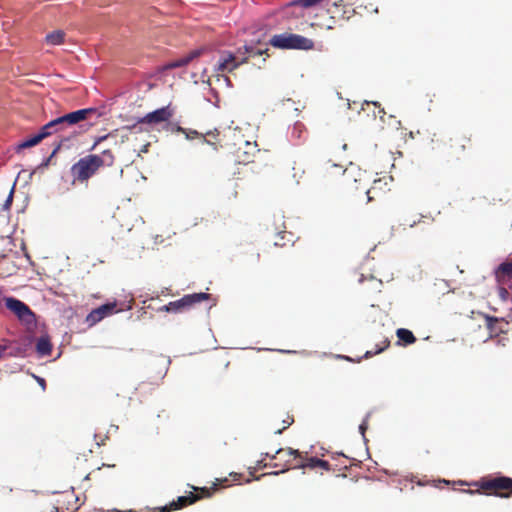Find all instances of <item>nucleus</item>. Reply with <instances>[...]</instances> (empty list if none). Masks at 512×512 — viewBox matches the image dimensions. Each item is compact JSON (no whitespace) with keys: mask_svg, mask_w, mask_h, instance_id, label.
I'll list each match as a JSON object with an SVG mask.
<instances>
[{"mask_svg":"<svg viewBox=\"0 0 512 512\" xmlns=\"http://www.w3.org/2000/svg\"><path fill=\"white\" fill-rule=\"evenodd\" d=\"M273 47L279 49H300L310 50L313 48V41L307 37L292 33L274 35L270 40Z\"/></svg>","mask_w":512,"mask_h":512,"instance_id":"obj_1","label":"nucleus"},{"mask_svg":"<svg viewBox=\"0 0 512 512\" xmlns=\"http://www.w3.org/2000/svg\"><path fill=\"white\" fill-rule=\"evenodd\" d=\"M103 165V159L98 155H88L76 162L72 168V174L79 180H86Z\"/></svg>","mask_w":512,"mask_h":512,"instance_id":"obj_2","label":"nucleus"},{"mask_svg":"<svg viewBox=\"0 0 512 512\" xmlns=\"http://www.w3.org/2000/svg\"><path fill=\"white\" fill-rule=\"evenodd\" d=\"M5 306L13 312L18 320L28 327L36 324V316L27 304L14 297L5 298Z\"/></svg>","mask_w":512,"mask_h":512,"instance_id":"obj_3","label":"nucleus"},{"mask_svg":"<svg viewBox=\"0 0 512 512\" xmlns=\"http://www.w3.org/2000/svg\"><path fill=\"white\" fill-rule=\"evenodd\" d=\"M208 298L207 293H194L183 296L181 299L169 302L167 305L163 306V310L166 312H179L184 308L190 307L194 303L201 302Z\"/></svg>","mask_w":512,"mask_h":512,"instance_id":"obj_4","label":"nucleus"},{"mask_svg":"<svg viewBox=\"0 0 512 512\" xmlns=\"http://www.w3.org/2000/svg\"><path fill=\"white\" fill-rule=\"evenodd\" d=\"M50 123L52 125H55V126H53V129H52L53 135L57 134V135H59L61 137L60 142L57 144V146L54 148V150L51 153L50 157H52V156H54L57 153V151L63 145L64 141H68L70 136L72 134H74V132H72L68 128V126L65 125V122H64V120L62 119L61 116L51 120Z\"/></svg>","mask_w":512,"mask_h":512,"instance_id":"obj_5","label":"nucleus"},{"mask_svg":"<svg viewBox=\"0 0 512 512\" xmlns=\"http://www.w3.org/2000/svg\"><path fill=\"white\" fill-rule=\"evenodd\" d=\"M172 116L173 110L168 105L147 113L139 120V122L147 124H157L168 121Z\"/></svg>","mask_w":512,"mask_h":512,"instance_id":"obj_6","label":"nucleus"},{"mask_svg":"<svg viewBox=\"0 0 512 512\" xmlns=\"http://www.w3.org/2000/svg\"><path fill=\"white\" fill-rule=\"evenodd\" d=\"M115 307V303H108L92 310L86 317L87 323L89 325H95L96 323L101 321L106 315L111 314Z\"/></svg>","mask_w":512,"mask_h":512,"instance_id":"obj_7","label":"nucleus"},{"mask_svg":"<svg viewBox=\"0 0 512 512\" xmlns=\"http://www.w3.org/2000/svg\"><path fill=\"white\" fill-rule=\"evenodd\" d=\"M237 61L236 57L232 53H227L225 56H223L215 68V71H221V72H232L234 69H236L242 62Z\"/></svg>","mask_w":512,"mask_h":512,"instance_id":"obj_8","label":"nucleus"},{"mask_svg":"<svg viewBox=\"0 0 512 512\" xmlns=\"http://www.w3.org/2000/svg\"><path fill=\"white\" fill-rule=\"evenodd\" d=\"M481 487L485 489H512V479L509 477H497L483 482Z\"/></svg>","mask_w":512,"mask_h":512,"instance_id":"obj_9","label":"nucleus"},{"mask_svg":"<svg viewBox=\"0 0 512 512\" xmlns=\"http://www.w3.org/2000/svg\"><path fill=\"white\" fill-rule=\"evenodd\" d=\"M36 351L40 357L48 356L51 354L52 345L48 336H42L38 339L36 344Z\"/></svg>","mask_w":512,"mask_h":512,"instance_id":"obj_10","label":"nucleus"},{"mask_svg":"<svg viewBox=\"0 0 512 512\" xmlns=\"http://www.w3.org/2000/svg\"><path fill=\"white\" fill-rule=\"evenodd\" d=\"M196 497L194 495H190V496H180L177 500V502H172L170 504V507H165L164 508V511L167 512V511H170L172 509H178V508H181L187 504H192L193 502L196 501Z\"/></svg>","mask_w":512,"mask_h":512,"instance_id":"obj_11","label":"nucleus"},{"mask_svg":"<svg viewBox=\"0 0 512 512\" xmlns=\"http://www.w3.org/2000/svg\"><path fill=\"white\" fill-rule=\"evenodd\" d=\"M65 33L62 30H56L46 35L45 41L47 44L56 46L63 43Z\"/></svg>","mask_w":512,"mask_h":512,"instance_id":"obj_12","label":"nucleus"},{"mask_svg":"<svg viewBox=\"0 0 512 512\" xmlns=\"http://www.w3.org/2000/svg\"><path fill=\"white\" fill-rule=\"evenodd\" d=\"M396 335L399 338V340L404 342V344H412L416 341V338L413 335V333L405 328H399L396 332Z\"/></svg>","mask_w":512,"mask_h":512,"instance_id":"obj_13","label":"nucleus"},{"mask_svg":"<svg viewBox=\"0 0 512 512\" xmlns=\"http://www.w3.org/2000/svg\"><path fill=\"white\" fill-rule=\"evenodd\" d=\"M65 122V125L71 130V128L79 122L76 113L73 111L71 113L65 114L61 116Z\"/></svg>","mask_w":512,"mask_h":512,"instance_id":"obj_14","label":"nucleus"},{"mask_svg":"<svg viewBox=\"0 0 512 512\" xmlns=\"http://www.w3.org/2000/svg\"><path fill=\"white\" fill-rule=\"evenodd\" d=\"M53 126L54 125H52L50 122L46 123L44 126L41 127V129L37 133L38 137L41 138V140H43L44 138L53 135Z\"/></svg>","mask_w":512,"mask_h":512,"instance_id":"obj_15","label":"nucleus"},{"mask_svg":"<svg viewBox=\"0 0 512 512\" xmlns=\"http://www.w3.org/2000/svg\"><path fill=\"white\" fill-rule=\"evenodd\" d=\"M41 141V138L38 137V134L36 133L35 135H33L32 137L26 139L25 141H23L21 144H19V148H28V147H32L36 144H38L39 142Z\"/></svg>","mask_w":512,"mask_h":512,"instance_id":"obj_16","label":"nucleus"},{"mask_svg":"<svg viewBox=\"0 0 512 512\" xmlns=\"http://www.w3.org/2000/svg\"><path fill=\"white\" fill-rule=\"evenodd\" d=\"M189 62L186 58V56L184 57H181L177 60H174V61H171L169 62L167 65H166V68H169V69H173V68H178V67H182V66H185L187 65Z\"/></svg>","mask_w":512,"mask_h":512,"instance_id":"obj_17","label":"nucleus"},{"mask_svg":"<svg viewBox=\"0 0 512 512\" xmlns=\"http://www.w3.org/2000/svg\"><path fill=\"white\" fill-rule=\"evenodd\" d=\"M95 111L94 108H84L80 110L74 111L77 115V118L80 121H83L87 118V116Z\"/></svg>","mask_w":512,"mask_h":512,"instance_id":"obj_18","label":"nucleus"},{"mask_svg":"<svg viewBox=\"0 0 512 512\" xmlns=\"http://www.w3.org/2000/svg\"><path fill=\"white\" fill-rule=\"evenodd\" d=\"M320 2H322V0H296L293 1L291 4L294 5L298 3L304 8H309L319 4Z\"/></svg>","mask_w":512,"mask_h":512,"instance_id":"obj_19","label":"nucleus"},{"mask_svg":"<svg viewBox=\"0 0 512 512\" xmlns=\"http://www.w3.org/2000/svg\"><path fill=\"white\" fill-rule=\"evenodd\" d=\"M308 466H310V467L320 466V467L326 468L328 466V463L326 461H323V460L313 457L309 460Z\"/></svg>","mask_w":512,"mask_h":512,"instance_id":"obj_20","label":"nucleus"},{"mask_svg":"<svg viewBox=\"0 0 512 512\" xmlns=\"http://www.w3.org/2000/svg\"><path fill=\"white\" fill-rule=\"evenodd\" d=\"M283 426L282 428H279L277 430L274 431L275 434H281L283 430H285L286 428H288L290 425H292L293 423V418H284L283 421Z\"/></svg>","mask_w":512,"mask_h":512,"instance_id":"obj_21","label":"nucleus"},{"mask_svg":"<svg viewBox=\"0 0 512 512\" xmlns=\"http://www.w3.org/2000/svg\"><path fill=\"white\" fill-rule=\"evenodd\" d=\"M498 270L503 272V273H507V274L512 275V263H502L498 267Z\"/></svg>","mask_w":512,"mask_h":512,"instance_id":"obj_22","label":"nucleus"},{"mask_svg":"<svg viewBox=\"0 0 512 512\" xmlns=\"http://www.w3.org/2000/svg\"><path fill=\"white\" fill-rule=\"evenodd\" d=\"M201 53H202V49H196V50L190 52L186 56V58H187L188 62H191L193 59L199 57Z\"/></svg>","mask_w":512,"mask_h":512,"instance_id":"obj_23","label":"nucleus"},{"mask_svg":"<svg viewBox=\"0 0 512 512\" xmlns=\"http://www.w3.org/2000/svg\"><path fill=\"white\" fill-rule=\"evenodd\" d=\"M12 198H13V188L10 190V193L3 205L4 209H8L11 205V202H12Z\"/></svg>","mask_w":512,"mask_h":512,"instance_id":"obj_24","label":"nucleus"},{"mask_svg":"<svg viewBox=\"0 0 512 512\" xmlns=\"http://www.w3.org/2000/svg\"><path fill=\"white\" fill-rule=\"evenodd\" d=\"M359 433L362 435L363 439L365 440V436H364V433L367 429V423L366 421H363L360 425H359Z\"/></svg>","mask_w":512,"mask_h":512,"instance_id":"obj_25","label":"nucleus"},{"mask_svg":"<svg viewBox=\"0 0 512 512\" xmlns=\"http://www.w3.org/2000/svg\"><path fill=\"white\" fill-rule=\"evenodd\" d=\"M184 135H185L186 139H192V138H194L195 136L198 135V132L195 131V130H193V131H187L186 130V133H184Z\"/></svg>","mask_w":512,"mask_h":512,"instance_id":"obj_26","label":"nucleus"},{"mask_svg":"<svg viewBox=\"0 0 512 512\" xmlns=\"http://www.w3.org/2000/svg\"><path fill=\"white\" fill-rule=\"evenodd\" d=\"M486 320H487V326H488V328H490V329H492V327H493V323L497 321V320H496L495 318H493V317H487V318H486Z\"/></svg>","mask_w":512,"mask_h":512,"instance_id":"obj_27","label":"nucleus"},{"mask_svg":"<svg viewBox=\"0 0 512 512\" xmlns=\"http://www.w3.org/2000/svg\"><path fill=\"white\" fill-rule=\"evenodd\" d=\"M36 380L39 383V385L42 387V389L44 390L45 389V380L41 377H36Z\"/></svg>","mask_w":512,"mask_h":512,"instance_id":"obj_28","label":"nucleus"},{"mask_svg":"<svg viewBox=\"0 0 512 512\" xmlns=\"http://www.w3.org/2000/svg\"><path fill=\"white\" fill-rule=\"evenodd\" d=\"M288 453L293 456H299V451L292 448L288 449Z\"/></svg>","mask_w":512,"mask_h":512,"instance_id":"obj_29","label":"nucleus"},{"mask_svg":"<svg viewBox=\"0 0 512 512\" xmlns=\"http://www.w3.org/2000/svg\"><path fill=\"white\" fill-rule=\"evenodd\" d=\"M383 343H384V345H383L382 347L378 348V349L374 352V354H377V353L382 352V351L387 347V345H388V344H387V342H386V341H384Z\"/></svg>","mask_w":512,"mask_h":512,"instance_id":"obj_30","label":"nucleus"},{"mask_svg":"<svg viewBox=\"0 0 512 512\" xmlns=\"http://www.w3.org/2000/svg\"><path fill=\"white\" fill-rule=\"evenodd\" d=\"M175 130H176L177 132H181V133H183V134H184V133H186V129L182 128L181 126H176Z\"/></svg>","mask_w":512,"mask_h":512,"instance_id":"obj_31","label":"nucleus"},{"mask_svg":"<svg viewBox=\"0 0 512 512\" xmlns=\"http://www.w3.org/2000/svg\"><path fill=\"white\" fill-rule=\"evenodd\" d=\"M106 138V136H102V137H99L95 142H94V145L93 147H95L97 144H99L102 140H104Z\"/></svg>","mask_w":512,"mask_h":512,"instance_id":"obj_32","label":"nucleus"},{"mask_svg":"<svg viewBox=\"0 0 512 512\" xmlns=\"http://www.w3.org/2000/svg\"><path fill=\"white\" fill-rule=\"evenodd\" d=\"M244 48H245L246 52H250V53L253 52L252 47H249V46L245 45Z\"/></svg>","mask_w":512,"mask_h":512,"instance_id":"obj_33","label":"nucleus"},{"mask_svg":"<svg viewBox=\"0 0 512 512\" xmlns=\"http://www.w3.org/2000/svg\"><path fill=\"white\" fill-rule=\"evenodd\" d=\"M5 350V346H0V357H2Z\"/></svg>","mask_w":512,"mask_h":512,"instance_id":"obj_34","label":"nucleus"},{"mask_svg":"<svg viewBox=\"0 0 512 512\" xmlns=\"http://www.w3.org/2000/svg\"><path fill=\"white\" fill-rule=\"evenodd\" d=\"M224 81L229 85V79L227 77H224Z\"/></svg>","mask_w":512,"mask_h":512,"instance_id":"obj_35","label":"nucleus"},{"mask_svg":"<svg viewBox=\"0 0 512 512\" xmlns=\"http://www.w3.org/2000/svg\"><path fill=\"white\" fill-rule=\"evenodd\" d=\"M371 354H372V353H371L370 351H367V352H366V356H369V355H371Z\"/></svg>","mask_w":512,"mask_h":512,"instance_id":"obj_36","label":"nucleus"},{"mask_svg":"<svg viewBox=\"0 0 512 512\" xmlns=\"http://www.w3.org/2000/svg\"><path fill=\"white\" fill-rule=\"evenodd\" d=\"M502 497H508V494H501Z\"/></svg>","mask_w":512,"mask_h":512,"instance_id":"obj_37","label":"nucleus"},{"mask_svg":"<svg viewBox=\"0 0 512 512\" xmlns=\"http://www.w3.org/2000/svg\"><path fill=\"white\" fill-rule=\"evenodd\" d=\"M281 352L290 353V351H289V350H286V351H285V350H282Z\"/></svg>","mask_w":512,"mask_h":512,"instance_id":"obj_38","label":"nucleus"},{"mask_svg":"<svg viewBox=\"0 0 512 512\" xmlns=\"http://www.w3.org/2000/svg\"><path fill=\"white\" fill-rule=\"evenodd\" d=\"M281 451V449H277L275 454H278Z\"/></svg>","mask_w":512,"mask_h":512,"instance_id":"obj_39","label":"nucleus"}]
</instances>
